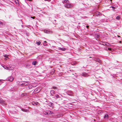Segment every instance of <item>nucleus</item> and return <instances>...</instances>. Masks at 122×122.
<instances>
[{
  "mask_svg": "<svg viewBox=\"0 0 122 122\" xmlns=\"http://www.w3.org/2000/svg\"><path fill=\"white\" fill-rule=\"evenodd\" d=\"M44 113L45 115H49L52 114L53 113L50 111H44Z\"/></svg>",
  "mask_w": 122,
  "mask_h": 122,
  "instance_id": "f257e3e1",
  "label": "nucleus"
},
{
  "mask_svg": "<svg viewBox=\"0 0 122 122\" xmlns=\"http://www.w3.org/2000/svg\"><path fill=\"white\" fill-rule=\"evenodd\" d=\"M55 94V92L54 90H51L50 91V94L51 96H54V95Z\"/></svg>",
  "mask_w": 122,
  "mask_h": 122,
  "instance_id": "f03ea898",
  "label": "nucleus"
},
{
  "mask_svg": "<svg viewBox=\"0 0 122 122\" xmlns=\"http://www.w3.org/2000/svg\"><path fill=\"white\" fill-rule=\"evenodd\" d=\"M81 75L84 77H87L88 75L85 72H83L81 74Z\"/></svg>",
  "mask_w": 122,
  "mask_h": 122,
  "instance_id": "7ed1b4c3",
  "label": "nucleus"
},
{
  "mask_svg": "<svg viewBox=\"0 0 122 122\" xmlns=\"http://www.w3.org/2000/svg\"><path fill=\"white\" fill-rule=\"evenodd\" d=\"M0 103L4 104L5 105L6 104V103L5 102V101L3 100L2 98L0 99Z\"/></svg>",
  "mask_w": 122,
  "mask_h": 122,
  "instance_id": "20e7f679",
  "label": "nucleus"
},
{
  "mask_svg": "<svg viewBox=\"0 0 122 122\" xmlns=\"http://www.w3.org/2000/svg\"><path fill=\"white\" fill-rule=\"evenodd\" d=\"M65 6L67 8H70L71 6V5L70 4L67 3L65 5Z\"/></svg>",
  "mask_w": 122,
  "mask_h": 122,
  "instance_id": "39448f33",
  "label": "nucleus"
},
{
  "mask_svg": "<svg viewBox=\"0 0 122 122\" xmlns=\"http://www.w3.org/2000/svg\"><path fill=\"white\" fill-rule=\"evenodd\" d=\"M44 31L45 33H51L52 32L51 31H49L46 30H44Z\"/></svg>",
  "mask_w": 122,
  "mask_h": 122,
  "instance_id": "423d86ee",
  "label": "nucleus"
},
{
  "mask_svg": "<svg viewBox=\"0 0 122 122\" xmlns=\"http://www.w3.org/2000/svg\"><path fill=\"white\" fill-rule=\"evenodd\" d=\"M53 98H55L56 99H57V98H61V97L58 94H56L55 95V97H53Z\"/></svg>",
  "mask_w": 122,
  "mask_h": 122,
  "instance_id": "0eeeda50",
  "label": "nucleus"
},
{
  "mask_svg": "<svg viewBox=\"0 0 122 122\" xmlns=\"http://www.w3.org/2000/svg\"><path fill=\"white\" fill-rule=\"evenodd\" d=\"M73 94L72 92L71 91H69L67 92V94L71 96Z\"/></svg>",
  "mask_w": 122,
  "mask_h": 122,
  "instance_id": "6e6552de",
  "label": "nucleus"
},
{
  "mask_svg": "<svg viewBox=\"0 0 122 122\" xmlns=\"http://www.w3.org/2000/svg\"><path fill=\"white\" fill-rule=\"evenodd\" d=\"M96 62L99 63L100 64L101 62V61L100 60L99 58H97L95 60Z\"/></svg>",
  "mask_w": 122,
  "mask_h": 122,
  "instance_id": "1a4fd4ad",
  "label": "nucleus"
},
{
  "mask_svg": "<svg viewBox=\"0 0 122 122\" xmlns=\"http://www.w3.org/2000/svg\"><path fill=\"white\" fill-rule=\"evenodd\" d=\"M101 15V14L99 12H96L95 14V15L96 16H97L98 15Z\"/></svg>",
  "mask_w": 122,
  "mask_h": 122,
  "instance_id": "9d476101",
  "label": "nucleus"
},
{
  "mask_svg": "<svg viewBox=\"0 0 122 122\" xmlns=\"http://www.w3.org/2000/svg\"><path fill=\"white\" fill-rule=\"evenodd\" d=\"M13 78L12 77L10 76L8 78V80L10 81H12L13 80Z\"/></svg>",
  "mask_w": 122,
  "mask_h": 122,
  "instance_id": "9b49d317",
  "label": "nucleus"
},
{
  "mask_svg": "<svg viewBox=\"0 0 122 122\" xmlns=\"http://www.w3.org/2000/svg\"><path fill=\"white\" fill-rule=\"evenodd\" d=\"M58 49L59 50H62V51H64L66 50V48H61L60 47H59Z\"/></svg>",
  "mask_w": 122,
  "mask_h": 122,
  "instance_id": "f8f14e48",
  "label": "nucleus"
},
{
  "mask_svg": "<svg viewBox=\"0 0 122 122\" xmlns=\"http://www.w3.org/2000/svg\"><path fill=\"white\" fill-rule=\"evenodd\" d=\"M27 94L25 93H24L21 94V96L22 97H24L27 96Z\"/></svg>",
  "mask_w": 122,
  "mask_h": 122,
  "instance_id": "ddd939ff",
  "label": "nucleus"
},
{
  "mask_svg": "<svg viewBox=\"0 0 122 122\" xmlns=\"http://www.w3.org/2000/svg\"><path fill=\"white\" fill-rule=\"evenodd\" d=\"M40 91V90L36 88L35 89L34 92H35L36 93H37L39 92Z\"/></svg>",
  "mask_w": 122,
  "mask_h": 122,
  "instance_id": "4468645a",
  "label": "nucleus"
},
{
  "mask_svg": "<svg viewBox=\"0 0 122 122\" xmlns=\"http://www.w3.org/2000/svg\"><path fill=\"white\" fill-rule=\"evenodd\" d=\"M104 118L106 119H108V115L107 114H105L104 117Z\"/></svg>",
  "mask_w": 122,
  "mask_h": 122,
  "instance_id": "2eb2a0df",
  "label": "nucleus"
},
{
  "mask_svg": "<svg viewBox=\"0 0 122 122\" xmlns=\"http://www.w3.org/2000/svg\"><path fill=\"white\" fill-rule=\"evenodd\" d=\"M21 110L22 111L25 112H27L28 111V110L23 108H22L21 109Z\"/></svg>",
  "mask_w": 122,
  "mask_h": 122,
  "instance_id": "dca6fc26",
  "label": "nucleus"
},
{
  "mask_svg": "<svg viewBox=\"0 0 122 122\" xmlns=\"http://www.w3.org/2000/svg\"><path fill=\"white\" fill-rule=\"evenodd\" d=\"M4 68L6 69L7 70H11V69L10 68H9L7 66H5V67H4Z\"/></svg>",
  "mask_w": 122,
  "mask_h": 122,
  "instance_id": "f3484780",
  "label": "nucleus"
},
{
  "mask_svg": "<svg viewBox=\"0 0 122 122\" xmlns=\"http://www.w3.org/2000/svg\"><path fill=\"white\" fill-rule=\"evenodd\" d=\"M55 72V70L54 69L52 70L50 72L51 74H53Z\"/></svg>",
  "mask_w": 122,
  "mask_h": 122,
  "instance_id": "a211bd4d",
  "label": "nucleus"
},
{
  "mask_svg": "<svg viewBox=\"0 0 122 122\" xmlns=\"http://www.w3.org/2000/svg\"><path fill=\"white\" fill-rule=\"evenodd\" d=\"M36 61H33L32 62V64L34 65H36Z\"/></svg>",
  "mask_w": 122,
  "mask_h": 122,
  "instance_id": "6ab92c4d",
  "label": "nucleus"
},
{
  "mask_svg": "<svg viewBox=\"0 0 122 122\" xmlns=\"http://www.w3.org/2000/svg\"><path fill=\"white\" fill-rule=\"evenodd\" d=\"M106 49L107 50H109L110 51H111V48H108V47H106Z\"/></svg>",
  "mask_w": 122,
  "mask_h": 122,
  "instance_id": "aec40b11",
  "label": "nucleus"
},
{
  "mask_svg": "<svg viewBox=\"0 0 122 122\" xmlns=\"http://www.w3.org/2000/svg\"><path fill=\"white\" fill-rule=\"evenodd\" d=\"M69 2V1L68 0H64L62 1V3H68Z\"/></svg>",
  "mask_w": 122,
  "mask_h": 122,
  "instance_id": "412c9836",
  "label": "nucleus"
},
{
  "mask_svg": "<svg viewBox=\"0 0 122 122\" xmlns=\"http://www.w3.org/2000/svg\"><path fill=\"white\" fill-rule=\"evenodd\" d=\"M51 89H57V87L56 86H53L51 87Z\"/></svg>",
  "mask_w": 122,
  "mask_h": 122,
  "instance_id": "4be33fe9",
  "label": "nucleus"
},
{
  "mask_svg": "<svg viewBox=\"0 0 122 122\" xmlns=\"http://www.w3.org/2000/svg\"><path fill=\"white\" fill-rule=\"evenodd\" d=\"M32 87V86L31 85H30L28 86V88L29 89H31Z\"/></svg>",
  "mask_w": 122,
  "mask_h": 122,
  "instance_id": "5701e85b",
  "label": "nucleus"
},
{
  "mask_svg": "<svg viewBox=\"0 0 122 122\" xmlns=\"http://www.w3.org/2000/svg\"><path fill=\"white\" fill-rule=\"evenodd\" d=\"M120 17L119 16H117L116 18V19L117 20H119L120 19Z\"/></svg>",
  "mask_w": 122,
  "mask_h": 122,
  "instance_id": "b1692460",
  "label": "nucleus"
},
{
  "mask_svg": "<svg viewBox=\"0 0 122 122\" xmlns=\"http://www.w3.org/2000/svg\"><path fill=\"white\" fill-rule=\"evenodd\" d=\"M102 44L103 45H105V46H106V45H107H107H108V44H109L108 43H103Z\"/></svg>",
  "mask_w": 122,
  "mask_h": 122,
  "instance_id": "393cba45",
  "label": "nucleus"
},
{
  "mask_svg": "<svg viewBox=\"0 0 122 122\" xmlns=\"http://www.w3.org/2000/svg\"><path fill=\"white\" fill-rule=\"evenodd\" d=\"M8 67L9 68H10L11 69V70H12L13 69V67H12L11 65L9 67Z\"/></svg>",
  "mask_w": 122,
  "mask_h": 122,
  "instance_id": "a878e982",
  "label": "nucleus"
},
{
  "mask_svg": "<svg viewBox=\"0 0 122 122\" xmlns=\"http://www.w3.org/2000/svg\"><path fill=\"white\" fill-rule=\"evenodd\" d=\"M25 84V86H26L28 85V82H27V81H25L24 82Z\"/></svg>",
  "mask_w": 122,
  "mask_h": 122,
  "instance_id": "bb28decb",
  "label": "nucleus"
},
{
  "mask_svg": "<svg viewBox=\"0 0 122 122\" xmlns=\"http://www.w3.org/2000/svg\"><path fill=\"white\" fill-rule=\"evenodd\" d=\"M37 103H38L37 102L35 103V102H33L32 103V104L34 105H37Z\"/></svg>",
  "mask_w": 122,
  "mask_h": 122,
  "instance_id": "cd10ccee",
  "label": "nucleus"
},
{
  "mask_svg": "<svg viewBox=\"0 0 122 122\" xmlns=\"http://www.w3.org/2000/svg\"><path fill=\"white\" fill-rule=\"evenodd\" d=\"M41 42L40 41L37 42L36 44H37L38 45H40Z\"/></svg>",
  "mask_w": 122,
  "mask_h": 122,
  "instance_id": "c85d7f7f",
  "label": "nucleus"
},
{
  "mask_svg": "<svg viewBox=\"0 0 122 122\" xmlns=\"http://www.w3.org/2000/svg\"><path fill=\"white\" fill-rule=\"evenodd\" d=\"M15 3L16 4H18L19 3V2L18 1V0H16L15 1Z\"/></svg>",
  "mask_w": 122,
  "mask_h": 122,
  "instance_id": "c756f323",
  "label": "nucleus"
},
{
  "mask_svg": "<svg viewBox=\"0 0 122 122\" xmlns=\"http://www.w3.org/2000/svg\"><path fill=\"white\" fill-rule=\"evenodd\" d=\"M25 82H23V83H22V84H21V86H25Z\"/></svg>",
  "mask_w": 122,
  "mask_h": 122,
  "instance_id": "7c9ffc66",
  "label": "nucleus"
},
{
  "mask_svg": "<svg viewBox=\"0 0 122 122\" xmlns=\"http://www.w3.org/2000/svg\"><path fill=\"white\" fill-rule=\"evenodd\" d=\"M53 105V104L52 103H51L49 104V106L50 107L52 106Z\"/></svg>",
  "mask_w": 122,
  "mask_h": 122,
  "instance_id": "2f4dec72",
  "label": "nucleus"
},
{
  "mask_svg": "<svg viewBox=\"0 0 122 122\" xmlns=\"http://www.w3.org/2000/svg\"><path fill=\"white\" fill-rule=\"evenodd\" d=\"M7 55H5L4 56L6 57V58H8V57L7 56Z\"/></svg>",
  "mask_w": 122,
  "mask_h": 122,
  "instance_id": "473e14b6",
  "label": "nucleus"
},
{
  "mask_svg": "<svg viewBox=\"0 0 122 122\" xmlns=\"http://www.w3.org/2000/svg\"><path fill=\"white\" fill-rule=\"evenodd\" d=\"M47 44L46 43H43V45H44L45 46H46V45H47Z\"/></svg>",
  "mask_w": 122,
  "mask_h": 122,
  "instance_id": "72a5a7b5",
  "label": "nucleus"
},
{
  "mask_svg": "<svg viewBox=\"0 0 122 122\" xmlns=\"http://www.w3.org/2000/svg\"><path fill=\"white\" fill-rule=\"evenodd\" d=\"M89 26L88 25H87L86 26V27L88 29H89Z\"/></svg>",
  "mask_w": 122,
  "mask_h": 122,
  "instance_id": "f704fd0d",
  "label": "nucleus"
},
{
  "mask_svg": "<svg viewBox=\"0 0 122 122\" xmlns=\"http://www.w3.org/2000/svg\"><path fill=\"white\" fill-rule=\"evenodd\" d=\"M45 1H50L51 0H45Z\"/></svg>",
  "mask_w": 122,
  "mask_h": 122,
  "instance_id": "c9c22d12",
  "label": "nucleus"
},
{
  "mask_svg": "<svg viewBox=\"0 0 122 122\" xmlns=\"http://www.w3.org/2000/svg\"><path fill=\"white\" fill-rule=\"evenodd\" d=\"M21 26L22 27V28L24 27V26H23V25H22Z\"/></svg>",
  "mask_w": 122,
  "mask_h": 122,
  "instance_id": "e433bc0d",
  "label": "nucleus"
},
{
  "mask_svg": "<svg viewBox=\"0 0 122 122\" xmlns=\"http://www.w3.org/2000/svg\"><path fill=\"white\" fill-rule=\"evenodd\" d=\"M44 43H47V42L46 41H44Z\"/></svg>",
  "mask_w": 122,
  "mask_h": 122,
  "instance_id": "4c0bfd02",
  "label": "nucleus"
},
{
  "mask_svg": "<svg viewBox=\"0 0 122 122\" xmlns=\"http://www.w3.org/2000/svg\"><path fill=\"white\" fill-rule=\"evenodd\" d=\"M28 0L29 1H31L32 0Z\"/></svg>",
  "mask_w": 122,
  "mask_h": 122,
  "instance_id": "58836bf2",
  "label": "nucleus"
},
{
  "mask_svg": "<svg viewBox=\"0 0 122 122\" xmlns=\"http://www.w3.org/2000/svg\"><path fill=\"white\" fill-rule=\"evenodd\" d=\"M117 36H118V37H120V36H118V35Z\"/></svg>",
  "mask_w": 122,
  "mask_h": 122,
  "instance_id": "ea45409f",
  "label": "nucleus"
},
{
  "mask_svg": "<svg viewBox=\"0 0 122 122\" xmlns=\"http://www.w3.org/2000/svg\"><path fill=\"white\" fill-rule=\"evenodd\" d=\"M119 42H120V43L121 42V41H119Z\"/></svg>",
  "mask_w": 122,
  "mask_h": 122,
  "instance_id": "a19ab883",
  "label": "nucleus"
},
{
  "mask_svg": "<svg viewBox=\"0 0 122 122\" xmlns=\"http://www.w3.org/2000/svg\"><path fill=\"white\" fill-rule=\"evenodd\" d=\"M89 58H92V57H89Z\"/></svg>",
  "mask_w": 122,
  "mask_h": 122,
  "instance_id": "79ce46f5",
  "label": "nucleus"
},
{
  "mask_svg": "<svg viewBox=\"0 0 122 122\" xmlns=\"http://www.w3.org/2000/svg\"><path fill=\"white\" fill-rule=\"evenodd\" d=\"M112 8H114V7H111Z\"/></svg>",
  "mask_w": 122,
  "mask_h": 122,
  "instance_id": "37998d69",
  "label": "nucleus"
}]
</instances>
